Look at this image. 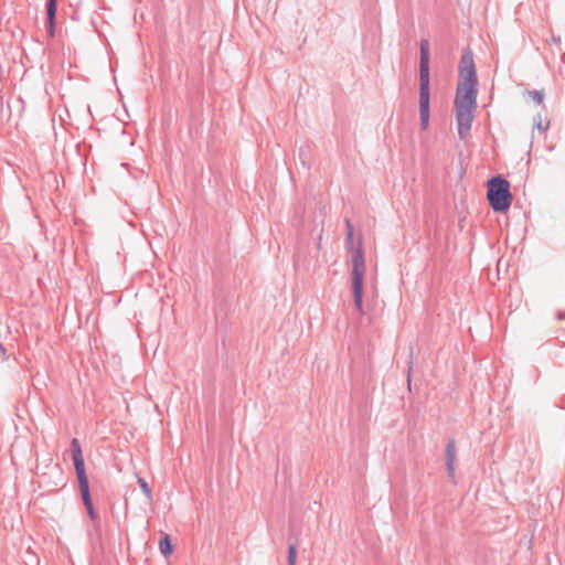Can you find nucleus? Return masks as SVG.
Segmentation results:
<instances>
[{"mask_svg": "<svg viewBox=\"0 0 565 565\" xmlns=\"http://www.w3.org/2000/svg\"><path fill=\"white\" fill-rule=\"evenodd\" d=\"M419 124L426 130L430 118V70L429 42L423 39L419 44Z\"/></svg>", "mask_w": 565, "mask_h": 565, "instance_id": "3", "label": "nucleus"}, {"mask_svg": "<svg viewBox=\"0 0 565 565\" xmlns=\"http://www.w3.org/2000/svg\"><path fill=\"white\" fill-rule=\"evenodd\" d=\"M527 94L532 97V99L537 103V104H542L543 103V99H544V90L541 89V90H537V89H534V90H529Z\"/></svg>", "mask_w": 565, "mask_h": 565, "instance_id": "10", "label": "nucleus"}, {"mask_svg": "<svg viewBox=\"0 0 565 565\" xmlns=\"http://www.w3.org/2000/svg\"><path fill=\"white\" fill-rule=\"evenodd\" d=\"M564 318H565V315L558 313V319H564Z\"/></svg>", "mask_w": 565, "mask_h": 565, "instance_id": "19", "label": "nucleus"}, {"mask_svg": "<svg viewBox=\"0 0 565 565\" xmlns=\"http://www.w3.org/2000/svg\"><path fill=\"white\" fill-rule=\"evenodd\" d=\"M533 122H534V127L541 131H546L550 127V121H547L545 125H543L542 122V118H541V115L537 114L534 118H533Z\"/></svg>", "mask_w": 565, "mask_h": 565, "instance_id": "11", "label": "nucleus"}, {"mask_svg": "<svg viewBox=\"0 0 565 565\" xmlns=\"http://www.w3.org/2000/svg\"><path fill=\"white\" fill-rule=\"evenodd\" d=\"M159 550L163 556H169L173 551L171 539L168 534L161 537L159 541Z\"/></svg>", "mask_w": 565, "mask_h": 565, "instance_id": "9", "label": "nucleus"}, {"mask_svg": "<svg viewBox=\"0 0 565 565\" xmlns=\"http://www.w3.org/2000/svg\"><path fill=\"white\" fill-rule=\"evenodd\" d=\"M478 76L473 53L467 47L458 65V84L455 96V111L457 131L460 139H465L471 129L477 107Z\"/></svg>", "mask_w": 565, "mask_h": 565, "instance_id": "1", "label": "nucleus"}, {"mask_svg": "<svg viewBox=\"0 0 565 565\" xmlns=\"http://www.w3.org/2000/svg\"><path fill=\"white\" fill-rule=\"evenodd\" d=\"M71 452L78 483L88 482L82 447L77 438L71 441Z\"/></svg>", "mask_w": 565, "mask_h": 565, "instance_id": "5", "label": "nucleus"}, {"mask_svg": "<svg viewBox=\"0 0 565 565\" xmlns=\"http://www.w3.org/2000/svg\"><path fill=\"white\" fill-rule=\"evenodd\" d=\"M45 7H46V31L51 36H54L57 0H46Z\"/></svg>", "mask_w": 565, "mask_h": 565, "instance_id": "6", "label": "nucleus"}, {"mask_svg": "<svg viewBox=\"0 0 565 565\" xmlns=\"http://www.w3.org/2000/svg\"><path fill=\"white\" fill-rule=\"evenodd\" d=\"M78 487H79V492H81V497H82L84 507L86 508V507L93 505L90 490H89V481L78 483Z\"/></svg>", "mask_w": 565, "mask_h": 565, "instance_id": "8", "label": "nucleus"}, {"mask_svg": "<svg viewBox=\"0 0 565 565\" xmlns=\"http://www.w3.org/2000/svg\"><path fill=\"white\" fill-rule=\"evenodd\" d=\"M288 555L289 556H297V546L296 544H290L288 547Z\"/></svg>", "mask_w": 565, "mask_h": 565, "instance_id": "15", "label": "nucleus"}, {"mask_svg": "<svg viewBox=\"0 0 565 565\" xmlns=\"http://www.w3.org/2000/svg\"><path fill=\"white\" fill-rule=\"evenodd\" d=\"M0 352L2 353L3 356L6 355V349L1 342H0Z\"/></svg>", "mask_w": 565, "mask_h": 565, "instance_id": "17", "label": "nucleus"}, {"mask_svg": "<svg viewBox=\"0 0 565 565\" xmlns=\"http://www.w3.org/2000/svg\"><path fill=\"white\" fill-rule=\"evenodd\" d=\"M345 245L352 250V291L354 306L360 313H363V281L365 274V260L362 246V238L359 237L358 246L354 247V228L349 218L345 220Z\"/></svg>", "mask_w": 565, "mask_h": 565, "instance_id": "2", "label": "nucleus"}, {"mask_svg": "<svg viewBox=\"0 0 565 565\" xmlns=\"http://www.w3.org/2000/svg\"><path fill=\"white\" fill-rule=\"evenodd\" d=\"M302 156H303V149L300 148V151H299V158L301 159L302 163L305 164V161L302 159Z\"/></svg>", "mask_w": 565, "mask_h": 565, "instance_id": "18", "label": "nucleus"}, {"mask_svg": "<svg viewBox=\"0 0 565 565\" xmlns=\"http://www.w3.org/2000/svg\"><path fill=\"white\" fill-rule=\"evenodd\" d=\"M87 511V514L92 521H96L98 519V513L96 512L94 504L85 508Z\"/></svg>", "mask_w": 565, "mask_h": 565, "instance_id": "14", "label": "nucleus"}, {"mask_svg": "<svg viewBox=\"0 0 565 565\" xmlns=\"http://www.w3.org/2000/svg\"><path fill=\"white\" fill-rule=\"evenodd\" d=\"M412 371H413V350L411 349L409 361H408V370H407L408 388H411V374H412Z\"/></svg>", "mask_w": 565, "mask_h": 565, "instance_id": "13", "label": "nucleus"}, {"mask_svg": "<svg viewBox=\"0 0 565 565\" xmlns=\"http://www.w3.org/2000/svg\"><path fill=\"white\" fill-rule=\"evenodd\" d=\"M296 564V557L288 555V565H295Z\"/></svg>", "mask_w": 565, "mask_h": 565, "instance_id": "16", "label": "nucleus"}, {"mask_svg": "<svg viewBox=\"0 0 565 565\" xmlns=\"http://www.w3.org/2000/svg\"><path fill=\"white\" fill-rule=\"evenodd\" d=\"M446 466L451 478L455 476L456 443L454 439L448 440L445 449Z\"/></svg>", "mask_w": 565, "mask_h": 565, "instance_id": "7", "label": "nucleus"}, {"mask_svg": "<svg viewBox=\"0 0 565 565\" xmlns=\"http://www.w3.org/2000/svg\"><path fill=\"white\" fill-rule=\"evenodd\" d=\"M487 199L494 212L505 213L512 203L509 181L501 175L492 177L488 181Z\"/></svg>", "mask_w": 565, "mask_h": 565, "instance_id": "4", "label": "nucleus"}, {"mask_svg": "<svg viewBox=\"0 0 565 565\" xmlns=\"http://www.w3.org/2000/svg\"><path fill=\"white\" fill-rule=\"evenodd\" d=\"M138 482L142 493L148 498V500H151V490L147 481L143 478H139Z\"/></svg>", "mask_w": 565, "mask_h": 565, "instance_id": "12", "label": "nucleus"}]
</instances>
